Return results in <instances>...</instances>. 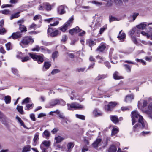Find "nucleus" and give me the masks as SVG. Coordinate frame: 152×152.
Listing matches in <instances>:
<instances>
[{
	"label": "nucleus",
	"mask_w": 152,
	"mask_h": 152,
	"mask_svg": "<svg viewBox=\"0 0 152 152\" xmlns=\"http://www.w3.org/2000/svg\"><path fill=\"white\" fill-rule=\"evenodd\" d=\"M132 124L133 125L136 122V120H138V123L134 126L133 129L135 131H138L142 128L147 129L148 126L146 121L144 120L142 117L140 115L137 111H132Z\"/></svg>",
	"instance_id": "1"
},
{
	"label": "nucleus",
	"mask_w": 152,
	"mask_h": 152,
	"mask_svg": "<svg viewBox=\"0 0 152 152\" xmlns=\"http://www.w3.org/2000/svg\"><path fill=\"white\" fill-rule=\"evenodd\" d=\"M148 102L146 100H140L138 102V106L142 111L149 114L152 119V102L147 106Z\"/></svg>",
	"instance_id": "2"
},
{
	"label": "nucleus",
	"mask_w": 152,
	"mask_h": 152,
	"mask_svg": "<svg viewBox=\"0 0 152 152\" xmlns=\"http://www.w3.org/2000/svg\"><path fill=\"white\" fill-rule=\"evenodd\" d=\"M48 33L51 37H54L60 34L61 33L56 28L49 27L48 29Z\"/></svg>",
	"instance_id": "3"
},
{
	"label": "nucleus",
	"mask_w": 152,
	"mask_h": 152,
	"mask_svg": "<svg viewBox=\"0 0 152 152\" xmlns=\"http://www.w3.org/2000/svg\"><path fill=\"white\" fill-rule=\"evenodd\" d=\"M34 40L29 37H23L20 43V45L23 48V45H27L29 43H32Z\"/></svg>",
	"instance_id": "4"
},
{
	"label": "nucleus",
	"mask_w": 152,
	"mask_h": 152,
	"mask_svg": "<svg viewBox=\"0 0 152 152\" xmlns=\"http://www.w3.org/2000/svg\"><path fill=\"white\" fill-rule=\"evenodd\" d=\"M31 50L33 51H39L43 53H50V51L46 48L45 47L41 46L39 47L38 45H36L35 47L31 49Z\"/></svg>",
	"instance_id": "5"
},
{
	"label": "nucleus",
	"mask_w": 152,
	"mask_h": 152,
	"mask_svg": "<svg viewBox=\"0 0 152 152\" xmlns=\"http://www.w3.org/2000/svg\"><path fill=\"white\" fill-rule=\"evenodd\" d=\"M30 57L34 61H36L39 64H41L44 61L43 56L37 55L35 54H29Z\"/></svg>",
	"instance_id": "6"
},
{
	"label": "nucleus",
	"mask_w": 152,
	"mask_h": 152,
	"mask_svg": "<svg viewBox=\"0 0 152 152\" xmlns=\"http://www.w3.org/2000/svg\"><path fill=\"white\" fill-rule=\"evenodd\" d=\"M73 20V18L72 17L62 26L59 27V29L62 31L65 32L67 29L68 27L72 24Z\"/></svg>",
	"instance_id": "7"
},
{
	"label": "nucleus",
	"mask_w": 152,
	"mask_h": 152,
	"mask_svg": "<svg viewBox=\"0 0 152 152\" xmlns=\"http://www.w3.org/2000/svg\"><path fill=\"white\" fill-rule=\"evenodd\" d=\"M67 105L68 107V109L69 110H72V109L74 108L75 109H81L83 107L76 102H74L71 104H67Z\"/></svg>",
	"instance_id": "8"
},
{
	"label": "nucleus",
	"mask_w": 152,
	"mask_h": 152,
	"mask_svg": "<svg viewBox=\"0 0 152 152\" xmlns=\"http://www.w3.org/2000/svg\"><path fill=\"white\" fill-rule=\"evenodd\" d=\"M117 104V102H110L107 105H105L104 108L107 111H111Z\"/></svg>",
	"instance_id": "9"
},
{
	"label": "nucleus",
	"mask_w": 152,
	"mask_h": 152,
	"mask_svg": "<svg viewBox=\"0 0 152 152\" xmlns=\"http://www.w3.org/2000/svg\"><path fill=\"white\" fill-rule=\"evenodd\" d=\"M63 103V105H64L65 104V102L63 101L62 100H58V99H53L50 102V107H51L53 106H55L56 105L58 104L59 103Z\"/></svg>",
	"instance_id": "10"
},
{
	"label": "nucleus",
	"mask_w": 152,
	"mask_h": 152,
	"mask_svg": "<svg viewBox=\"0 0 152 152\" xmlns=\"http://www.w3.org/2000/svg\"><path fill=\"white\" fill-rule=\"evenodd\" d=\"M148 28L149 29L148 33H147L144 31H142L141 33L142 35L146 36L148 38H151L152 40V26H148Z\"/></svg>",
	"instance_id": "11"
},
{
	"label": "nucleus",
	"mask_w": 152,
	"mask_h": 152,
	"mask_svg": "<svg viewBox=\"0 0 152 152\" xmlns=\"http://www.w3.org/2000/svg\"><path fill=\"white\" fill-rule=\"evenodd\" d=\"M24 21L23 20H20L18 22V23L19 26V29L21 32H26L27 31L26 27L22 25V24L23 23Z\"/></svg>",
	"instance_id": "12"
},
{
	"label": "nucleus",
	"mask_w": 152,
	"mask_h": 152,
	"mask_svg": "<svg viewBox=\"0 0 152 152\" xmlns=\"http://www.w3.org/2000/svg\"><path fill=\"white\" fill-rule=\"evenodd\" d=\"M57 13L60 15H62L65 13L64 6L61 5L58 7L57 8Z\"/></svg>",
	"instance_id": "13"
},
{
	"label": "nucleus",
	"mask_w": 152,
	"mask_h": 152,
	"mask_svg": "<svg viewBox=\"0 0 152 152\" xmlns=\"http://www.w3.org/2000/svg\"><path fill=\"white\" fill-rule=\"evenodd\" d=\"M22 34L20 32H18L15 33H13L12 35L8 37L9 39L11 38L13 39H15L18 38H20L21 37Z\"/></svg>",
	"instance_id": "14"
},
{
	"label": "nucleus",
	"mask_w": 152,
	"mask_h": 152,
	"mask_svg": "<svg viewBox=\"0 0 152 152\" xmlns=\"http://www.w3.org/2000/svg\"><path fill=\"white\" fill-rule=\"evenodd\" d=\"M81 31V29L80 28L78 27L77 26L75 28L70 30L69 33L71 34L72 35L74 34L80 32Z\"/></svg>",
	"instance_id": "15"
},
{
	"label": "nucleus",
	"mask_w": 152,
	"mask_h": 152,
	"mask_svg": "<svg viewBox=\"0 0 152 152\" xmlns=\"http://www.w3.org/2000/svg\"><path fill=\"white\" fill-rule=\"evenodd\" d=\"M152 22L151 23H148L147 24L145 23H141L140 24L137 25L136 27L137 28L141 29H143L145 28L147 26H152Z\"/></svg>",
	"instance_id": "16"
},
{
	"label": "nucleus",
	"mask_w": 152,
	"mask_h": 152,
	"mask_svg": "<svg viewBox=\"0 0 152 152\" xmlns=\"http://www.w3.org/2000/svg\"><path fill=\"white\" fill-rule=\"evenodd\" d=\"M93 113V115L96 117L101 116L102 115V113L99 110L97 109L94 110Z\"/></svg>",
	"instance_id": "17"
},
{
	"label": "nucleus",
	"mask_w": 152,
	"mask_h": 152,
	"mask_svg": "<svg viewBox=\"0 0 152 152\" xmlns=\"http://www.w3.org/2000/svg\"><path fill=\"white\" fill-rule=\"evenodd\" d=\"M43 6L45 7V9L48 11L51 10L53 6H54L53 5H51L50 4L48 3H43Z\"/></svg>",
	"instance_id": "18"
},
{
	"label": "nucleus",
	"mask_w": 152,
	"mask_h": 152,
	"mask_svg": "<svg viewBox=\"0 0 152 152\" xmlns=\"http://www.w3.org/2000/svg\"><path fill=\"white\" fill-rule=\"evenodd\" d=\"M50 143L51 142L50 141L44 140L42 142V144H41L40 146V148L42 149L43 145H44L46 147H48L50 145Z\"/></svg>",
	"instance_id": "19"
},
{
	"label": "nucleus",
	"mask_w": 152,
	"mask_h": 152,
	"mask_svg": "<svg viewBox=\"0 0 152 152\" xmlns=\"http://www.w3.org/2000/svg\"><path fill=\"white\" fill-rule=\"evenodd\" d=\"M122 30L119 33V35L118 36V38L121 41H124V39L125 38L126 35L125 33H122L121 34Z\"/></svg>",
	"instance_id": "20"
},
{
	"label": "nucleus",
	"mask_w": 152,
	"mask_h": 152,
	"mask_svg": "<svg viewBox=\"0 0 152 152\" xmlns=\"http://www.w3.org/2000/svg\"><path fill=\"white\" fill-rule=\"evenodd\" d=\"M50 135V132L48 130H46L43 132L42 136L43 137L48 139Z\"/></svg>",
	"instance_id": "21"
},
{
	"label": "nucleus",
	"mask_w": 152,
	"mask_h": 152,
	"mask_svg": "<svg viewBox=\"0 0 152 152\" xmlns=\"http://www.w3.org/2000/svg\"><path fill=\"white\" fill-rule=\"evenodd\" d=\"M39 133H36L34 135V137L33 139L34 142L33 143V146H35L36 145V142L39 139Z\"/></svg>",
	"instance_id": "22"
},
{
	"label": "nucleus",
	"mask_w": 152,
	"mask_h": 152,
	"mask_svg": "<svg viewBox=\"0 0 152 152\" xmlns=\"http://www.w3.org/2000/svg\"><path fill=\"white\" fill-rule=\"evenodd\" d=\"M106 48V47L104 44H102L99 45V48L97 49L96 50L100 52H102Z\"/></svg>",
	"instance_id": "23"
},
{
	"label": "nucleus",
	"mask_w": 152,
	"mask_h": 152,
	"mask_svg": "<svg viewBox=\"0 0 152 152\" xmlns=\"http://www.w3.org/2000/svg\"><path fill=\"white\" fill-rule=\"evenodd\" d=\"M101 140L100 139H97L96 141L94 142L93 144V146L94 147H97L98 145H100L101 142Z\"/></svg>",
	"instance_id": "24"
},
{
	"label": "nucleus",
	"mask_w": 152,
	"mask_h": 152,
	"mask_svg": "<svg viewBox=\"0 0 152 152\" xmlns=\"http://www.w3.org/2000/svg\"><path fill=\"white\" fill-rule=\"evenodd\" d=\"M113 76L115 79L118 80L123 78L122 76L119 75V73L117 72H115L113 74Z\"/></svg>",
	"instance_id": "25"
},
{
	"label": "nucleus",
	"mask_w": 152,
	"mask_h": 152,
	"mask_svg": "<svg viewBox=\"0 0 152 152\" xmlns=\"http://www.w3.org/2000/svg\"><path fill=\"white\" fill-rule=\"evenodd\" d=\"M110 118L111 120L114 123H116L119 121L118 119L116 116L111 115Z\"/></svg>",
	"instance_id": "26"
},
{
	"label": "nucleus",
	"mask_w": 152,
	"mask_h": 152,
	"mask_svg": "<svg viewBox=\"0 0 152 152\" xmlns=\"http://www.w3.org/2000/svg\"><path fill=\"white\" fill-rule=\"evenodd\" d=\"M64 138L60 136H57L55 138V140H56V143L61 142L64 140Z\"/></svg>",
	"instance_id": "27"
},
{
	"label": "nucleus",
	"mask_w": 152,
	"mask_h": 152,
	"mask_svg": "<svg viewBox=\"0 0 152 152\" xmlns=\"http://www.w3.org/2000/svg\"><path fill=\"white\" fill-rule=\"evenodd\" d=\"M117 148L116 146L113 145L110 146L108 150V152H116Z\"/></svg>",
	"instance_id": "28"
},
{
	"label": "nucleus",
	"mask_w": 152,
	"mask_h": 152,
	"mask_svg": "<svg viewBox=\"0 0 152 152\" xmlns=\"http://www.w3.org/2000/svg\"><path fill=\"white\" fill-rule=\"evenodd\" d=\"M16 118L18 120V122L20 123L21 126H22L24 128H26V125L24 124V122L20 117L18 116H17L16 117Z\"/></svg>",
	"instance_id": "29"
},
{
	"label": "nucleus",
	"mask_w": 152,
	"mask_h": 152,
	"mask_svg": "<svg viewBox=\"0 0 152 152\" xmlns=\"http://www.w3.org/2000/svg\"><path fill=\"white\" fill-rule=\"evenodd\" d=\"M134 99L133 96L132 95L127 96L125 99V101L126 102H130Z\"/></svg>",
	"instance_id": "30"
},
{
	"label": "nucleus",
	"mask_w": 152,
	"mask_h": 152,
	"mask_svg": "<svg viewBox=\"0 0 152 152\" xmlns=\"http://www.w3.org/2000/svg\"><path fill=\"white\" fill-rule=\"evenodd\" d=\"M74 146V144L73 142H69L67 145V148L69 151L72 149Z\"/></svg>",
	"instance_id": "31"
},
{
	"label": "nucleus",
	"mask_w": 152,
	"mask_h": 152,
	"mask_svg": "<svg viewBox=\"0 0 152 152\" xmlns=\"http://www.w3.org/2000/svg\"><path fill=\"white\" fill-rule=\"evenodd\" d=\"M11 100V98L9 96H7L4 97V100L6 104L10 103Z\"/></svg>",
	"instance_id": "32"
},
{
	"label": "nucleus",
	"mask_w": 152,
	"mask_h": 152,
	"mask_svg": "<svg viewBox=\"0 0 152 152\" xmlns=\"http://www.w3.org/2000/svg\"><path fill=\"white\" fill-rule=\"evenodd\" d=\"M31 146L30 145H27L24 147L22 150V152H27L30 151Z\"/></svg>",
	"instance_id": "33"
},
{
	"label": "nucleus",
	"mask_w": 152,
	"mask_h": 152,
	"mask_svg": "<svg viewBox=\"0 0 152 152\" xmlns=\"http://www.w3.org/2000/svg\"><path fill=\"white\" fill-rule=\"evenodd\" d=\"M137 28H134L129 32V33L130 36H131V38L132 37H134L133 35L135 33V34Z\"/></svg>",
	"instance_id": "34"
},
{
	"label": "nucleus",
	"mask_w": 152,
	"mask_h": 152,
	"mask_svg": "<svg viewBox=\"0 0 152 152\" xmlns=\"http://www.w3.org/2000/svg\"><path fill=\"white\" fill-rule=\"evenodd\" d=\"M17 109L18 111L21 114H23V107L22 106H17Z\"/></svg>",
	"instance_id": "35"
},
{
	"label": "nucleus",
	"mask_w": 152,
	"mask_h": 152,
	"mask_svg": "<svg viewBox=\"0 0 152 152\" xmlns=\"http://www.w3.org/2000/svg\"><path fill=\"white\" fill-rule=\"evenodd\" d=\"M51 64L50 62H45L44 63V67L45 69H48L51 66Z\"/></svg>",
	"instance_id": "36"
},
{
	"label": "nucleus",
	"mask_w": 152,
	"mask_h": 152,
	"mask_svg": "<svg viewBox=\"0 0 152 152\" xmlns=\"http://www.w3.org/2000/svg\"><path fill=\"white\" fill-rule=\"evenodd\" d=\"M119 131V130L118 128L113 127L112 131V135H115Z\"/></svg>",
	"instance_id": "37"
},
{
	"label": "nucleus",
	"mask_w": 152,
	"mask_h": 152,
	"mask_svg": "<svg viewBox=\"0 0 152 152\" xmlns=\"http://www.w3.org/2000/svg\"><path fill=\"white\" fill-rule=\"evenodd\" d=\"M34 104H27L26 106V108L25 110H28L32 108Z\"/></svg>",
	"instance_id": "38"
},
{
	"label": "nucleus",
	"mask_w": 152,
	"mask_h": 152,
	"mask_svg": "<svg viewBox=\"0 0 152 152\" xmlns=\"http://www.w3.org/2000/svg\"><path fill=\"white\" fill-rule=\"evenodd\" d=\"M87 43L89 45L90 47H91L93 46L95 44L94 43V41L91 39H89L87 41Z\"/></svg>",
	"instance_id": "39"
},
{
	"label": "nucleus",
	"mask_w": 152,
	"mask_h": 152,
	"mask_svg": "<svg viewBox=\"0 0 152 152\" xmlns=\"http://www.w3.org/2000/svg\"><path fill=\"white\" fill-rule=\"evenodd\" d=\"M6 49L7 50H9L12 49V46L10 42H9L5 44Z\"/></svg>",
	"instance_id": "40"
},
{
	"label": "nucleus",
	"mask_w": 152,
	"mask_h": 152,
	"mask_svg": "<svg viewBox=\"0 0 152 152\" xmlns=\"http://www.w3.org/2000/svg\"><path fill=\"white\" fill-rule=\"evenodd\" d=\"M31 99L29 97H27L24 99L22 102V104H27L30 102Z\"/></svg>",
	"instance_id": "41"
},
{
	"label": "nucleus",
	"mask_w": 152,
	"mask_h": 152,
	"mask_svg": "<svg viewBox=\"0 0 152 152\" xmlns=\"http://www.w3.org/2000/svg\"><path fill=\"white\" fill-rule=\"evenodd\" d=\"M67 36L66 35H64L62 36L61 41V42H64L67 41Z\"/></svg>",
	"instance_id": "42"
},
{
	"label": "nucleus",
	"mask_w": 152,
	"mask_h": 152,
	"mask_svg": "<svg viewBox=\"0 0 152 152\" xmlns=\"http://www.w3.org/2000/svg\"><path fill=\"white\" fill-rule=\"evenodd\" d=\"M124 66L125 67L126 70L127 72H131V68L128 65L125 64L124 65Z\"/></svg>",
	"instance_id": "43"
},
{
	"label": "nucleus",
	"mask_w": 152,
	"mask_h": 152,
	"mask_svg": "<svg viewBox=\"0 0 152 152\" xmlns=\"http://www.w3.org/2000/svg\"><path fill=\"white\" fill-rule=\"evenodd\" d=\"M76 117L79 119L83 120H85V116L81 115H79L78 114H76Z\"/></svg>",
	"instance_id": "44"
},
{
	"label": "nucleus",
	"mask_w": 152,
	"mask_h": 152,
	"mask_svg": "<svg viewBox=\"0 0 152 152\" xmlns=\"http://www.w3.org/2000/svg\"><path fill=\"white\" fill-rule=\"evenodd\" d=\"M44 21L48 23H50L52 21H55V20L54 18H51L48 19H45L44 20Z\"/></svg>",
	"instance_id": "45"
},
{
	"label": "nucleus",
	"mask_w": 152,
	"mask_h": 152,
	"mask_svg": "<svg viewBox=\"0 0 152 152\" xmlns=\"http://www.w3.org/2000/svg\"><path fill=\"white\" fill-rule=\"evenodd\" d=\"M30 58L28 56H26L24 57L21 58V61L23 62H26L29 60Z\"/></svg>",
	"instance_id": "46"
},
{
	"label": "nucleus",
	"mask_w": 152,
	"mask_h": 152,
	"mask_svg": "<svg viewBox=\"0 0 152 152\" xmlns=\"http://www.w3.org/2000/svg\"><path fill=\"white\" fill-rule=\"evenodd\" d=\"M19 13L20 12H18L12 15L11 17V19H12L13 18H16L18 17L19 16Z\"/></svg>",
	"instance_id": "47"
},
{
	"label": "nucleus",
	"mask_w": 152,
	"mask_h": 152,
	"mask_svg": "<svg viewBox=\"0 0 152 152\" xmlns=\"http://www.w3.org/2000/svg\"><path fill=\"white\" fill-rule=\"evenodd\" d=\"M107 29V26H104L103 27L100 28V30L99 31V33L100 34L102 33L105 30Z\"/></svg>",
	"instance_id": "48"
},
{
	"label": "nucleus",
	"mask_w": 152,
	"mask_h": 152,
	"mask_svg": "<svg viewBox=\"0 0 152 152\" xmlns=\"http://www.w3.org/2000/svg\"><path fill=\"white\" fill-rule=\"evenodd\" d=\"M91 2L92 4H95L97 6H100L102 5V3L101 2L96 1H91Z\"/></svg>",
	"instance_id": "49"
},
{
	"label": "nucleus",
	"mask_w": 152,
	"mask_h": 152,
	"mask_svg": "<svg viewBox=\"0 0 152 152\" xmlns=\"http://www.w3.org/2000/svg\"><path fill=\"white\" fill-rule=\"evenodd\" d=\"M41 18V16L39 15H36L34 17V20H37L39 19H40Z\"/></svg>",
	"instance_id": "50"
},
{
	"label": "nucleus",
	"mask_w": 152,
	"mask_h": 152,
	"mask_svg": "<svg viewBox=\"0 0 152 152\" xmlns=\"http://www.w3.org/2000/svg\"><path fill=\"white\" fill-rule=\"evenodd\" d=\"M114 50L113 48H111L110 50L109 56L110 58L112 57V56L113 55L114 53L113 52Z\"/></svg>",
	"instance_id": "51"
},
{
	"label": "nucleus",
	"mask_w": 152,
	"mask_h": 152,
	"mask_svg": "<svg viewBox=\"0 0 152 152\" xmlns=\"http://www.w3.org/2000/svg\"><path fill=\"white\" fill-rule=\"evenodd\" d=\"M12 73L15 75L18 76V71L16 69H12Z\"/></svg>",
	"instance_id": "52"
},
{
	"label": "nucleus",
	"mask_w": 152,
	"mask_h": 152,
	"mask_svg": "<svg viewBox=\"0 0 152 152\" xmlns=\"http://www.w3.org/2000/svg\"><path fill=\"white\" fill-rule=\"evenodd\" d=\"M58 56V52L57 51H56L53 53L52 54V58L54 60Z\"/></svg>",
	"instance_id": "53"
},
{
	"label": "nucleus",
	"mask_w": 152,
	"mask_h": 152,
	"mask_svg": "<svg viewBox=\"0 0 152 152\" xmlns=\"http://www.w3.org/2000/svg\"><path fill=\"white\" fill-rule=\"evenodd\" d=\"M1 12L4 14L7 15L10 13V11L8 10H4L2 11Z\"/></svg>",
	"instance_id": "54"
},
{
	"label": "nucleus",
	"mask_w": 152,
	"mask_h": 152,
	"mask_svg": "<svg viewBox=\"0 0 152 152\" xmlns=\"http://www.w3.org/2000/svg\"><path fill=\"white\" fill-rule=\"evenodd\" d=\"M59 23V22L58 21H56L53 23H50V25L51 26H54L58 25Z\"/></svg>",
	"instance_id": "55"
},
{
	"label": "nucleus",
	"mask_w": 152,
	"mask_h": 152,
	"mask_svg": "<svg viewBox=\"0 0 152 152\" xmlns=\"http://www.w3.org/2000/svg\"><path fill=\"white\" fill-rule=\"evenodd\" d=\"M106 77V75H102L98 76L96 79V80H99L101 79H103Z\"/></svg>",
	"instance_id": "56"
},
{
	"label": "nucleus",
	"mask_w": 152,
	"mask_h": 152,
	"mask_svg": "<svg viewBox=\"0 0 152 152\" xmlns=\"http://www.w3.org/2000/svg\"><path fill=\"white\" fill-rule=\"evenodd\" d=\"M136 60L137 61L140 62L142 63V64L143 65H145L146 64V63L145 61L143 60L142 59H136Z\"/></svg>",
	"instance_id": "57"
},
{
	"label": "nucleus",
	"mask_w": 152,
	"mask_h": 152,
	"mask_svg": "<svg viewBox=\"0 0 152 152\" xmlns=\"http://www.w3.org/2000/svg\"><path fill=\"white\" fill-rule=\"evenodd\" d=\"M30 118L33 121H35L36 120L35 116L34 114L33 113L31 114L30 115Z\"/></svg>",
	"instance_id": "58"
},
{
	"label": "nucleus",
	"mask_w": 152,
	"mask_h": 152,
	"mask_svg": "<svg viewBox=\"0 0 152 152\" xmlns=\"http://www.w3.org/2000/svg\"><path fill=\"white\" fill-rule=\"evenodd\" d=\"M45 9L44 6H43V4H42L39 5L38 7V10H43Z\"/></svg>",
	"instance_id": "59"
},
{
	"label": "nucleus",
	"mask_w": 152,
	"mask_h": 152,
	"mask_svg": "<svg viewBox=\"0 0 152 152\" xmlns=\"http://www.w3.org/2000/svg\"><path fill=\"white\" fill-rule=\"evenodd\" d=\"M139 15V13H133L132 15V17L133 18V21H134L136 19V17Z\"/></svg>",
	"instance_id": "60"
},
{
	"label": "nucleus",
	"mask_w": 152,
	"mask_h": 152,
	"mask_svg": "<svg viewBox=\"0 0 152 152\" xmlns=\"http://www.w3.org/2000/svg\"><path fill=\"white\" fill-rule=\"evenodd\" d=\"M102 21V18L101 17H99L97 18L95 23H99L101 24Z\"/></svg>",
	"instance_id": "61"
},
{
	"label": "nucleus",
	"mask_w": 152,
	"mask_h": 152,
	"mask_svg": "<svg viewBox=\"0 0 152 152\" xmlns=\"http://www.w3.org/2000/svg\"><path fill=\"white\" fill-rule=\"evenodd\" d=\"M132 39L135 44L137 45H138V42L137 40L134 37H132Z\"/></svg>",
	"instance_id": "62"
},
{
	"label": "nucleus",
	"mask_w": 152,
	"mask_h": 152,
	"mask_svg": "<svg viewBox=\"0 0 152 152\" xmlns=\"http://www.w3.org/2000/svg\"><path fill=\"white\" fill-rule=\"evenodd\" d=\"M58 115L59 117L60 118H61L62 119H65V117L64 116V115L63 113H60L58 114Z\"/></svg>",
	"instance_id": "63"
},
{
	"label": "nucleus",
	"mask_w": 152,
	"mask_h": 152,
	"mask_svg": "<svg viewBox=\"0 0 152 152\" xmlns=\"http://www.w3.org/2000/svg\"><path fill=\"white\" fill-rule=\"evenodd\" d=\"M0 52L3 53L4 54L6 53V51L2 48V46L0 45Z\"/></svg>",
	"instance_id": "64"
}]
</instances>
